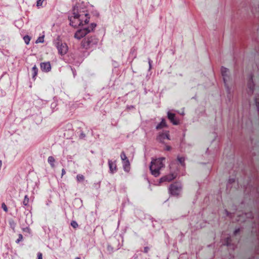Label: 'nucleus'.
<instances>
[{
	"label": "nucleus",
	"mask_w": 259,
	"mask_h": 259,
	"mask_svg": "<svg viewBox=\"0 0 259 259\" xmlns=\"http://www.w3.org/2000/svg\"><path fill=\"white\" fill-rule=\"evenodd\" d=\"M2 207L5 212L8 211V208L5 203H3L2 204Z\"/></svg>",
	"instance_id": "27"
},
{
	"label": "nucleus",
	"mask_w": 259,
	"mask_h": 259,
	"mask_svg": "<svg viewBox=\"0 0 259 259\" xmlns=\"http://www.w3.org/2000/svg\"><path fill=\"white\" fill-rule=\"evenodd\" d=\"M38 259H42V254L40 252L37 253Z\"/></svg>",
	"instance_id": "32"
},
{
	"label": "nucleus",
	"mask_w": 259,
	"mask_h": 259,
	"mask_svg": "<svg viewBox=\"0 0 259 259\" xmlns=\"http://www.w3.org/2000/svg\"><path fill=\"white\" fill-rule=\"evenodd\" d=\"M75 259H80L79 257H76Z\"/></svg>",
	"instance_id": "40"
},
{
	"label": "nucleus",
	"mask_w": 259,
	"mask_h": 259,
	"mask_svg": "<svg viewBox=\"0 0 259 259\" xmlns=\"http://www.w3.org/2000/svg\"><path fill=\"white\" fill-rule=\"evenodd\" d=\"M96 24L95 23H92L90 27H88L89 29H90V31L93 30V29L96 27Z\"/></svg>",
	"instance_id": "28"
},
{
	"label": "nucleus",
	"mask_w": 259,
	"mask_h": 259,
	"mask_svg": "<svg viewBox=\"0 0 259 259\" xmlns=\"http://www.w3.org/2000/svg\"><path fill=\"white\" fill-rule=\"evenodd\" d=\"M149 250V248L148 247H145L144 248V252L145 253H147Z\"/></svg>",
	"instance_id": "33"
},
{
	"label": "nucleus",
	"mask_w": 259,
	"mask_h": 259,
	"mask_svg": "<svg viewBox=\"0 0 259 259\" xmlns=\"http://www.w3.org/2000/svg\"><path fill=\"white\" fill-rule=\"evenodd\" d=\"M44 36H40L39 37L36 41V43H40V42H43L44 41Z\"/></svg>",
	"instance_id": "24"
},
{
	"label": "nucleus",
	"mask_w": 259,
	"mask_h": 259,
	"mask_svg": "<svg viewBox=\"0 0 259 259\" xmlns=\"http://www.w3.org/2000/svg\"><path fill=\"white\" fill-rule=\"evenodd\" d=\"M98 39L95 36H91L83 39L81 41V47L85 49H89L96 46Z\"/></svg>",
	"instance_id": "4"
},
{
	"label": "nucleus",
	"mask_w": 259,
	"mask_h": 259,
	"mask_svg": "<svg viewBox=\"0 0 259 259\" xmlns=\"http://www.w3.org/2000/svg\"><path fill=\"white\" fill-rule=\"evenodd\" d=\"M25 42L28 45L30 40V37L28 35H26L23 37Z\"/></svg>",
	"instance_id": "22"
},
{
	"label": "nucleus",
	"mask_w": 259,
	"mask_h": 259,
	"mask_svg": "<svg viewBox=\"0 0 259 259\" xmlns=\"http://www.w3.org/2000/svg\"><path fill=\"white\" fill-rule=\"evenodd\" d=\"M29 199L28 195H25L24 197L23 201V204L25 206H27L29 203Z\"/></svg>",
	"instance_id": "21"
},
{
	"label": "nucleus",
	"mask_w": 259,
	"mask_h": 259,
	"mask_svg": "<svg viewBox=\"0 0 259 259\" xmlns=\"http://www.w3.org/2000/svg\"><path fill=\"white\" fill-rule=\"evenodd\" d=\"M122 162L124 170L126 172H129L131 169L129 160H126L125 161H123Z\"/></svg>",
	"instance_id": "13"
},
{
	"label": "nucleus",
	"mask_w": 259,
	"mask_h": 259,
	"mask_svg": "<svg viewBox=\"0 0 259 259\" xmlns=\"http://www.w3.org/2000/svg\"><path fill=\"white\" fill-rule=\"evenodd\" d=\"M166 123L165 120L164 119H162L161 121L159 124H158V125L156 126V128L157 130H160V129H161L163 127H166Z\"/></svg>",
	"instance_id": "15"
},
{
	"label": "nucleus",
	"mask_w": 259,
	"mask_h": 259,
	"mask_svg": "<svg viewBox=\"0 0 259 259\" xmlns=\"http://www.w3.org/2000/svg\"><path fill=\"white\" fill-rule=\"evenodd\" d=\"M76 180L78 182H82L84 180V177L81 174H78L76 176Z\"/></svg>",
	"instance_id": "19"
},
{
	"label": "nucleus",
	"mask_w": 259,
	"mask_h": 259,
	"mask_svg": "<svg viewBox=\"0 0 259 259\" xmlns=\"http://www.w3.org/2000/svg\"><path fill=\"white\" fill-rule=\"evenodd\" d=\"M240 231V229H236L235 231H234V234L235 235H236L238 233H239V232Z\"/></svg>",
	"instance_id": "37"
},
{
	"label": "nucleus",
	"mask_w": 259,
	"mask_h": 259,
	"mask_svg": "<svg viewBox=\"0 0 259 259\" xmlns=\"http://www.w3.org/2000/svg\"><path fill=\"white\" fill-rule=\"evenodd\" d=\"M177 161L182 166H185V158L183 157L178 156Z\"/></svg>",
	"instance_id": "17"
},
{
	"label": "nucleus",
	"mask_w": 259,
	"mask_h": 259,
	"mask_svg": "<svg viewBox=\"0 0 259 259\" xmlns=\"http://www.w3.org/2000/svg\"><path fill=\"white\" fill-rule=\"evenodd\" d=\"M90 32L89 28H84L77 30L74 34V37L77 39H80Z\"/></svg>",
	"instance_id": "6"
},
{
	"label": "nucleus",
	"mask_w": 259,
	"mask_h": 259,
	"mask_svg": "<svg viewBox=\"0 0 259 259\" xmlns=\"http://www.w3.org/2000/svg\"><path fill=\"white\" fill-rule=\"evenodd\" d=\"M54 45L57 48L58 53L61 55L63 56L66 54L68 52V46L65 42H63L59 36L55 39Z\"/></svg>",
	"instance_id": "3"
},
{
	"label": "nucleus",
	"mask_w": 259,
	"mask_h": 259,
	"mask_svg": "<svg viewBox=\"0 0 259 259\" xmlns=\"http://www.w3.org/2000/svg\"><path fill=\"white\" fill-rule=\"evenodd\" d=\"M23 239V236L22 234H19L18 235V238L17 239V240L16 241V242L17 243H19L21 241H22Z\"/></svg>",
	"instance_id": "25"
},
{
	"label": "nucleus",
	"mask_w": 259,
	"mask_h": 259,
	"mask_svg": "<svg viewBox=\"0 0 259 259\" xmlns=\"http://www.w3.org/2000/svg\"><path fill=\"white\" fill-rule=\"evenodd\" d=\"M182 189L181 185L179 183H175L170 186L169 190L173 195H178Z\"/></svg>",
	"instance_id": "5"
},
{
	"label": "nucleus",
	"mask_w": 259,
	"mask_h": 259,
	"mask_svg": "<svg viewBox=\"0 0 259 259\" xmlns=\"http://www.w3.org/2000/svg\"><path fill=\"white\" fill-rule=\"evenodd\" d=\"M231 242V238L230 237H227L225 242V245H226L227 246H229Z\"/></svg>",
	"instance_id": "26"
},
{
	"label": "nucleus",
	"mask_w": 259,
	"mask_h": 259,
	"mask_svg": "<svg viewBox=\"0 0 259 259\" xmlns=\"http://www.w3.org/2000/svg\"><path fill=\"white\" fill-rule=\"evenodd\" d=\"M120 158L122 162L125 161L126 160H128L125 152L123 151H122L120 154Z\"/></svg>",
	"instance_id": "20"
},
{
	"label": "nucleus",
	"mask_w": 259,
	"mask_h": 259,
	"mask_svg": "<svg viewBox=\"0 0 259 259\" xmlns=\"http://www.w3.org/2000/svg\"><path fill=\"white\" fill-rule=\"evenodd\" d=\"M10 224L11 226H12V225H13L14 227H15V223H14V222L13 221H12V222H10ZM13 229H14V227H13Z\"/></svg>",
	"instance_id": "35"
},
{
	"label": "nucleus",
	"mask_w": 259,
	"mask_h": 259,
	"mask_svg": "<svg viewBox=\"0 0 259 259\" xmlns=\"http://www.w3.org/2000/svg\"><path fill=\"white\" fill-rule=\"evenodd\" d=\"M45 0H37L36 5L37 7L41 6Z\"/></svg>",
	"instance_id": "29"
},
{
	"label": "nucleus",
	"mask_w": 259,
	"mask_h": 259,
	"mask_svg": "<svg viewBox=\"0 0 259 259\" xmlns=\"http://www.w3.org/2000/svg\"><path fill=\"white\" fill-rule=\"evenodd\" d=\"M108 165L110 173L113 174L114 172L116 171L117 167L115 162L112 161L111 160H109Z\"/></svg>",
	"instance_id": "11"
},
{
	"label": "nucleus",
	"mask_w": 259,
	"mask_h": 259,
	"mask_svg": "<svg viewBox=\"0 0 259 259\" xmlns=\"http://www.w3.org/2000/svg\"><path fill=\"white\" fill-rule=\"evenodd\" d=\"M176 164V162H172L170 164V168L171 169V170H173L174 169V166H175V165Z\"/></svg>",
	"instance_id": "31"
},
{
	"label": "nucleus",
	"mask_w": 259,
	"mask_h": 259,
	"mask_svg": "<svg viewBox=\"0 0 259 259\" xmlns=\"http://www.w3.org/2000/svg\"><path fill=\"white\" fill-rule=\"evenodd\" d=\"M165 160V158H160L152 161L150 169L151 174L157 177L160 175V170L164 166L163 161Z\"/></svg>",
	"instance_id": "2"
},
{
	"label": "nucleus",
	"mask_w": 259,
	"mask_h": 259,
	"mask_svg": "<svg viewBox=\"0 0 259 259\" xmlns=\"http://www.w3.org/2000/svg\"><path fill=\"white\" fill-rule=\"evenodd\" d=\"M32 72H33L32 78H35V76L37 75L38 69L36 65H34L32 68Z\"/></svg>",
	"instance_id": "16"
},
{
	"label": "nucleus",
	"mask_w": 259,
	"mask_h": 259,
	"mask_svg": "<svg viewBox=\"0 0 259 259\" xmlns=\"http://www.w3.org/2000/svg\"><path fill=\"white\" fill-rule=\"evenodd\" d=\"M229 181V182L232 183V182H234L235 180L234 179H230Z\"/></svg>",
	"instance_id": "39"
},
{
	"label": "nucleus",
	"mask_w": 259,
	"mask_h": 259,
	"mask_svg": "<svg viewBox=\"0 0 259 259\" xmlns=\"http://www.w3.org/2000/svg\"><path fill=\"white\" fill-rule=\"evenodd\" d=\"M151 62L152 61L150 59H149V68L151 69Z\"/></svg>",
	"instance_id": "38"
},
{
	"label": "nucleus",
	"mask_w": 259,
	"mask_h": 259,
	"mask_svg": "<svg viewBox=\"0 0 259 259\" xmlns=\"http://www.w3.org/2000/svg\"><path fill=\"white\" fill-rule=\"evenodd\" d=\"M40 69L44 72H49L51 70V65L50 62H42L40 63Z\"/></svg>",
	"instance_id": "10"
},
{
	"label": "nucleus",
	"mask_w": 259,
	"mask_h": 259,
	"mask_svg": "<svg viewBox=\"0 0 259 259\" xmlns=\"http://www.w3.org/2000/svg\"><path fill=\"white\" fill-rule=\"evenodd\" d=\"M177 177V174L174 172L169 175L165 176L160 179V182H170L175 179Z\"/></svg>",
	"instance_id": "9"
},
{
	"label": "nucleus",
	"mask_w": 259,
	"mask_h": 259,
	"mask_svg": "<svg viewBox=\"0 0 259 259\" xmlns=\"http://www.w3.org/2000/svg\"><path fill=\"white\" fill-rule=\"evenodd\" d=\"M71 226L74 229H76L78 227L77 223L75 221H72L71 222Z\"/></svg>",
	"instance_id": "23"
},
{
	"label": "nucleus",
	"mask_w": 259,
	"mask_h": 259,
	"mask_svg": "<svg viewBox=\"0 0 259 259\" xmlns=\"http://www.w3.org/2000/svg\"><path fill=\"white\" fill-rule=\"evenodd\" d=\"M165 139L170 140L169 131L160 133L157 137V140L161 143H164Z\"/></svg>",
	"instance_id": "7"
},
{
	"label": "nucleus",
	"mask_w": 259,
	"mask_h": 259,
	"mask_svg": "<svg viewBox=\"0 0 259 259\" xmlns=\"http://www.w3.org/2000/svg\"><path fill=\"white\" fill-rule=\"evenodd\" d=\"M48 162L50 164L52 167L54 166V162L55 161L54 158L53 156H49L48 159Z\"/></svg>",
	"instance_id": "18"
},
{
	"label": "nucleus",
	"mask_w": 259,
	"mask_h": 259,
	"mask_svg": "<svg viewBox=\"0 0 259 259\" xmlns=\"http://www.w3.org/2000/svg\"><path fill=\"white\" fill-rule=\"evenodd\" d=\"M248 88L249 89L250 91L252 92L254 90V83L253 82V75H251L248 80Z\"/></svg>",
	"instance_id": "14"
},
{
	"label": "nucleus",
	"mask_w": 259,
	"mask_h": 259,
	"mask_svg": "<svg viewBox=\"0 0 259 259\" xmlns=\"http://www.w3.org/2000/svg\"><path fill=\"white\" fill-rule=\"evenodd\" d=\"M66 174V171L64 168L62 169V176Z\"/></svg>",
	"instance_id": "36"
},
{
	"label": "nucleus",
	"mask_w": 259,
	"mask_h": 259,
	"mask_svg": "<svg viewBox=\"0 0 259 259\" xmlns=\"http://www.w3.org/2000/svg\"><path fill=\"white\" fill-rule=\"evenodd\" d=\"M165 149L166 150H167V151H169V150H171V147L167 145V146H165Z\"/></svg>",
	"instance_id": "34"
},
{
	"label": "nucleus",
	"mask_w": 259,
	"mask_h": 259,
	"mask_svg": "<svg viewBox=\"0 0 259 259\" xmlns=\"http://www.w3.org/2000/svg\"><path fill=\"white\" fill-rule=\"evenodd\" d=\"M221 73L223 77L225 87L228 88V81L229 80L230 77L228 75L229 70L227 68L222 67L221 68Z\"/></svg>",
	"instance_id": "8"
},
{
	"label": "nucleus",
	"mask_w": 259,
	"mask_h": 259,
	"mask_svg": "<svg viewBox=\"0 0 259 259\" xmlns=\"http://www.w3.org/2000/svg\"><path fill=\"white\" fill-rule=\"evenodd\" d=\"M89 18L88 14L84 12L78 13L75 8L73 10V15L69 17L70 24L74 27L87 24L89 22Z\"/></svg>",
	"instance_id": "1"
},
{
	"label": "nucleus",
	"mask_w": 259,
	"mask_h": 259,
	"mask_svg": "<svg viewBox=\"0 0 259 259\" xmlns=\"http://www.w3.org/2000/svg\"><path fill=\"white\" fill-rule=\"evenodd\" d=\"M167 117L174 125H178L179 124V121L175 119V114L174 113L168 112Z\"/></svg>",
	"instance_id": "12"
},
{
	"label": "nucleus",
	"mask_w": 259,
	"mask_h": 259,
	"mask_svg": "<svg viewBox=\"0 0 259 259\" xmlns=\"http://www.w3.org/2000/svg\"><path fill=\"white\" fill-rule=\"evenodd\" d=\"M23 232H27L28 233H30V229L28 227L24 228L22 229Z\"/></svg>",
	"instance_id": "30"
}]
</instances>
